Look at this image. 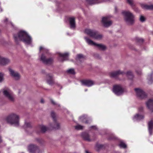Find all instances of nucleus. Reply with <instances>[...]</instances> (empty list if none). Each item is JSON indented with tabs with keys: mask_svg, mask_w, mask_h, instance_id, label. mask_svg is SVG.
<instances>
[{
	"mask_svg": "<svg viewBox=\"0 0 153 153\" xmlns=\"http://www.w3.org/2000/svg\"><path fill=\"white\" fill-rule=\"evenodd\" d=\"M13 37L16 43H18L20 41L28 45L32 43V39L31 37L25 31L21 30L17 33L14 34Z\"/></svg>",
	"mask_w": 153,
	"mask_h": 153,
	"instance_id": "obj_1",
	"label": "nucleus"
},
{
	"mask_svg": "<svg viewBox=\"0 0 153 153\" xmlns=\"http://www.w3.org/2000/svg\"><path fill=\"white\" fill-rule=\"evenodd\" d=\"M19 115L13 113L9 114L6 119V120L8 123L11 124H14L16 126H18L19 125Z\"/></svg>",
	"mask_w": 153,
	"mask_h": 153,
	"instance_id": "obj_2",
	"label": "nucleus"
},
{
	"mask_svg": "<svg viewBox=\"0 0 153 153\" xmlns=\"http://www.w3.org/2000/svg\"><path fill=\"white\" fill-rule=\"evenodd\" d=\"M122 14L124 16V19L126 23L129 25H132L134 23V16L129 11H123Z\"/></svg>",
	"mask_w": 153,
	"mask_h": 153,
	"instance_id": "obj_3",
	"label": "nucleus"
},
{
	"mask_svg": "<svg viewBox=\"0 0 153 153\" xmlns=\"http://www.w3.org/2000/svg\"><path fill=\"white\" fill-rule=\"evenodd\" d=\"M4 95L11 102H14L15 95L13 92L8 88H4L2 90Z\"/></svg>",
	"mask_w": 153,
	"mask_h": 153,
	"instance_id": "obj_4",
	"label": "nucleus"
},
{
	"mask_svg": "<svg viewBox=\"0 0 153 153\" xmlns=\"http://www.w3.org/2000/svg\"><path fill=\"white\" fill-rule=\"evenodd\" d=\"M84 32L88 35L96 39H100L102 37V35L98 34L97 32L92 29H85Z\"/></svg>",
	"mask_w": 153,
	"mask_h": 153,
	"instance_id": "obj_5",
	"label": "nucleus"
},
{
	"mask_svg": "<svg viewBox=\"0 0 153 153\" xmlns=\"http://www.w3.org/2000/svg\"><path fill=\"white\" fill-rule=\"evenodd\" d=\"M113 91L116 95L120 96L123 94L124 90L121 85H116L113 86Z\"/></svg>",
	"mask_w": 153,
	"mask_h": 153,
	"instance_id": "obj_6",
	"label": "nucleus"
},
{
	"mask_svg": "<svg viewBox=\"0 0 153 153\" xmlns=\"http://www.w3.org/2000/svg\"><path fill=\"white\" fill-rule=\"evenodd\" d=\"M86 42L89 45H94L97 46L98 48L102 50H105L106 47L104 45L102 44H99L94 42L92 41L89 39V38L85 37L84 38Z\"/></svg>",
	"mask_w": 153,
	"mask_h": 153,
	"instance_id": "obj_7",
	"label": "nucleus"
},
{
	"mask_svg": "<svg viewBox=\"0 0 153 153\" xmlns=\"http://www.w3.org/2000/svg\"><path fill=\"white\" fill-rule=\"evenodd\" d=\"M111 16H107L104 17L102 18V22L103 26L106 27H108L111 26L112 24V22L109 20Z\"/></svg>",
	"mask_w": 153,
	"mask_h": 153,
	"instance_id": "obj_8",
	"label": "nucleus"
},
{
	"mask_svg": "<svg viewBox=\"0 0 153 153\" xmlns=\"http://www.w3.org/2000/svg\"><path fill=\"white\" fill-rule=\"evenodd\" d=\"M134 90L136 93L137 96L139 98L143 99L146 97V94L142 89L139 88H135Z\"/></svg>",
	"mask_w": 153,
	"mask_h": 153,
	"instance_id": "obj_9",
	"label": "nucleus"
},
{
	"mask_svg": "<svg viewBox=\"0 0 153 153\" xmlns=\"http://www.w3.org/2000/svg\"><path fill=\"white\" fill-rule=\"evenodd\" d=\"M40 59L44 64L46 65H50L53 62V59L52 58L47 59L43 54L42 55Z\"/></svg>",
	"mask_w": 153,
	"mask_h": 153,
	"instance_id": "obj_10",
	"label": "nucleus"
},
{
	"mask_svg": "<svg viewBox=\"0 0 153 153\" xmlns=\"http://www.w3.org/2000/svg\"><path fill=\"white\" fill-rule=\"evenodd\" d=\"M28 149L30 153H38L39 152L38 147L34 145L31 144L29 146Z\"/></svg>",
	"mask_w": 153,
	"mask_h": 153,
	"instance_id": "obj_11",
	"label": "nucleus"
},
{
	"mask_svg": "<svg viewBox=\"0 0 153 153\" xmlns=\"http://www.w3.org/2000/svg\"><path fill=\"white\" fill-rule=\"evenodd\" d=\"M51 115L53 119V121L54 122V126H51V127L55 129H59L60 128V125L59 123H57L56 121V115L55 113L53 111L51 112Z\"/></svg>",
	"mask_w": 153,
	"mask_h": 153,
	"instance_id": "obj_12",
	"label": "nucleus"
},
{
	"mask_svg": "<svg viewBox=\"0 0 153 153\" xmlns=\"http://www.w3.org/2000/svg\"><path fill=\"white\" fill-rule=\"evenodd\" d=\"M9 71L10 75L15 79L18 80L20 79V75L18 72L15 71L10 68L9 69Z\"/></svg>",
	"mask_w": 153,
	"mask_h": 153,
	"instance_id": "obj_13",
	"label": "nucleus"
},
{
	"mask_svg": "<svg viewBox=\"0 0 153 153\" xmlns=\"http://www.w3.org/2000/svg\"><path fill=\"white\" fill-rule=\"evenodd\" d=\"M87 3L90 4H94L107 2L110 0H86Z\"/></svg>",
	"mask_w": 153,
	"mask_h": 153,
	"instance_id": "obj_14",
	"label": "nucleus"
},
{
	"mask_svg": "<svg viewBox=\"0 0 153 153\" xmlns=\"http://www.w3.org/2000/svg\"><path fill=\"white\" fill-rule=\"evenodd\" d=\"M81 82L83 85L89 87L92 86L95 84L94 81L89 79L83 80Z\"/></svg>",
	"mask_w": 153,
	"mask_h": 153,
	"instance_id": "obj_15",
	"label": "nucleus"
},
{
	"mask_svg": "<svg viewBox=\"0 0 153 153\" xmlns=\"http://www.w3.org/2000/svg\"><path fill=\"white\" fill-rule=\"evenodd\" d=\"M69 53H59V56L58 60L59 61L62 62L64 60H67L68 59Z\"/></svg>",
	"mask_w": 153,
	"mask_h": 153,
	"instance_id": "obj_16",
	"label": "nucleus"
},
{
	"mask_svg": "<svg viewBox=\"0 0 153 153\" xmlns=\"http://www.w3.org/2000/svg\"><path fill=\"white\" fill-rule=\"evenodd\" d=\"M46 81L47 83L51 85H53L54 83L53 76L51 74H48L47 75Z\"/></svg>",
	"mask_w": 153,
	"mask_h": 153,
	"instance_id": "obj_17",
	"label": "nucleus"
},
{
	"mask_svg": "<svg viewBox=\"0 0 153 153\" xmlns=\"http://www.w3.org/2000/svg\"><path fill=\"white\" fill-rule=\"evenodd\" d=\"M125 74L124 72L120 70H118L111 73L110 74V76L111 77L115 78L120 74Z\"/></svg>",
	"mask_w": 153,
	"mask_h": 153,
	"instance_id": "obj_18",
	"label": "nucleus"
},
{
	"mask_svg": "<svg viewBox=\"0 0 153 153\" xmlns=\"http://www.w3.org/2000/svg\"><path fill=\"white\" fill-rule=\"evenodd\" d=\"M146 104L147 108L153 112V100H149L146 102Z\"/></svg>",
	"mask_w": 153,
	"mask_h": 153,
	"instance_id": "obj_19",
	"label": "nucleus"
},
{
	"mask_svg": "<svg viewBox=\"0 0 153 153\" xmlns=\"http://www.w3.org/2000/svg\"><path fill=\"white\" fill-rule=\"evenodd\" d=\"M70 27L71 28H74L75 26V19L73 17H70L68 18Z\"/></svg>",
	"mask_w": 153,
	"mask_h": 153,
	"instance_id": "obj_20",
	"label": "nucleus"
},
{
	"mask_svg": "<svg viewBox=\"0 0 153 153\" xmlns=\"http://www.w3.org/2000/svg\"><path fill=\"white\" fill-rule=\"evenodd\" d=\"M10 62L9 59L5 58L0 56V64L1 65H6Z\"/></svg>",
	"mask_w": 153,
	"mask_h": 153,
	"instance_id": "obj_21",
	"label": "nucleus"
},
{
	"mask_svg": "<svg viewBox=\"0 0 153 153\" xmlns=\"http://www.w3.org/2000/svg\"><path fill=\"white\" fill-rule=\"evenodd\" d=\"M81 136L83 139L86 141L90 142L92 140V139H90L89 135L87 133H82L81 134Z\"/></svg>",
	"mask_w": 153,
	"mask_h": 153,
	"instance_id": "obj_22",
	"label": "nucleus"
},
{
	"mask_svg": "<svg viewBox=\"0 0 153 153\" xmlns=\"http://www.w3.org/2000/svg\"><path fill=\"white\" fill-rule=\"evenodd\" d=\"M85 59V57L82 54H79L76 55V59L77 62H81L84 61Z\"/></svg>",
	"mask_w": 153,
	"mask_h": 153,
	"instance_id": "obj_23",
	"label": "nucleus"
},
{
	"mask_svg": "<svg viewBox=\"0 0 153 153\" xmlns=\"http://www.w3.org/2000/svg\"><path fill=\"white\" fill-rule=\"evenodd\" d=\"M148 129L149 134L151 135L153 129V120H151L148 123Z\"/></svg>",
	"mask_w": 153,
	"mask_h": 153,
	"instance_id": "obj_24",
	"label": "nucleus"
},
{
	"mask_svg": "<svg viewBox=\"0 0 153 153\" xmlns=\"http://www.w3.org/2000/svg\"><path fill=\"white\" fill-rule=\"evenodd\" d=\"M141 6L142 8L145 10H153V5H148L145 4H142Z\"/></svg>",
	"mask_w": 153,
	"mask_h": 153,
	"instance_id": "obj_25",
	"label": "nucleus"
},
{
	"mask_svg": "<svg viewBox=\"0 0 153 153\" xmlns=\"http://www.w3.org/2000/svg\"><path fill=\"white\" fill-rule=\"evenodd\" d=\"M87 116L86 115H84L79 117V120L86 124H88L89 123V121L87 120Z\"/></svg>",
	"mask_w": 153,
	"mask_h": 153,
	"instance_id": "obj_26",
	"label": "nucleus"
},
{
	"mask_svg": "<svg viewBox=\"0 0 153 153\" xmlns=\"http://www.w3.org/2000/svg\"><path fill=\"white\" fill-rule=\"evenodd\" d=\"M127 3H128L131 7L136 12L138 11V9L135 7L133 3V0H127Z\"/></svg>",
	"mask_w": 153,
	"mask_h": 153,
	"instance_id": "obj_27",
	"label": "nucleus"
},
{
	"mask_svg": "<svg viewBox=\"0 0 153 153\" xmlns=\"http://www.w3.org/2000/svg\"><path fill=\"white\" fill-rule=\"evenodd\" d=\"M144 116L143 115H140L138 114H137L133 117V120H140L143 119Z\"/></svg>",
	"mask_w": 153,
	"mask_h": 153,
	"instance_id": "obj_28",
	"label": "nucleus"
},
{
	"mask_svg": "<svg viewBox=\"0 0 153 153\" xmlns=\"http://www.w3.org/2000/svg\"><path fill=\"white\" fill-rule=\"evenodd\" d=\"M39 128L40 129L42 133L45 132L47 129V128L43 125H40L39 126Z\"/></svg>",
	"mask_w": 153,
	"mask_h": 153,
	"instance_id": "obj_29",
	"label": "nucleus"
},
{
	"mask_svg": "<svg viewBox=\"0 0 153 153\" xmlns=\"http://www.w3.org/2000/svg\"><path fill=\"white\" fill-rule=\"evenodd\" d=\"M126 75L130 79H132L133 78L132 73L131 71H127L126 73Z\"/></svg>",
	"mask_w": 153,
	"mask_h": 153,
	"instance_id": "obj_30",
	"label": "nucleus"
},
{
	"mask_svg": "<svg viewBox=\"0 0 153 153\" xmlns=\"http://www.w3.org/2000/svg\"><path fill=\"white\" fill-rule=\"evenodd\" d=\"M32 127V126L30 123L29 122H25V124L24 125V128L25 129L26 128H31Z\"/></svg>",
	"mask_w": 153,
	"mask_h": 153,
	"instance_id": "obj_31",
	"label": "nucleus"
},
{
	"mask_svg": "<svg viewBox=\"0 0 153 153\" xmlns=\"http://www.w3.org/2000/svg\"><path fill=\"white\" fill-rule=\"evenodd\" d=\"M152 75L153 74L152 73L150 75H149L148 77V79L149 80V84H151L153 82V80L152 78Z\"/></svg>",
	"mask_w": 153,
	"mask_h": 153,
	"instance_id": "obj_32",
	"label": "nucleus"
},
{
	"mask_svg": "<svg viewBox=\"0 0 153 153\" xmlns=\"http://www.w3.org/2000/svg\"><path fill=\"white\" fill-rule=\"evenodd\" d=\"M119 146L120 147L123 148H125L126 147V145L125 143L123 142H121L120 144H119Z\"/></svg>",
	"mask_w": 153,
	"mask_h": 153,
	"instance_id": "obj_33",
	"label": "nucleus"
},
{
	"mask_svg": "<svg viewBox=\"0 0 153 153\" xmlns=\"http://www.w3.org/2000/svg\"><path fill=\"white\" fill-rule=\"evenodd\" d=\"M67 72L70 74H74L75 72L73 68L70 69L67 71Z\"/></svg>",
	"mask_w": 153,
	"mask_h": 153,
	"instance_id": "obj_34",
	"label": "nucleus"
},
{
	"mask_svg": "<svg viewBox=\"0 0 153 153\" xmlns=\"http://www.w3.org/2000/svg\"><path fill=\"white\" fill-rule=\"evenodd\" d=\"M136 41L137 42L140 43H142L143 42V39L141 38L138 37H137L136 38Z\"/></svg>",
	"mask_w": 153,
	"mask_h": 153,
	"instance_id": "obj_35",
	"label": "nucleus"
},
{
	"mask_svg": "<svg viewBox=\"0 0 153 153\" xmlns=\"http://www.w3.org/2000/svg\"><path fill=\"white\" fill-rule=\"evenodd\" d=\"M83 126L80 125H78L75 127V128L77 130H81L83 129Z\"/></svg>",
	"mask_w": 153,
	"mask_h": 153,
	"instance_id": "obj_36",
	"label": "nucleus"
},
{
	"mask_svg": "<svg viewBox=\"0 0 153 153\" xmlns=\"http://www.w3.org/2000/svg\"><path fill=\"white\" fill-rule=\"evenodd\" d=\"M51 103L54 105H57L58 107H60V105L59 104H57L56 102L53 99H51Z\"/></svg>",
	"mask_w": 153,
	"mask_h": 153,
	"instance_id": "obj_37",
	"label": "nucleus"
},
{
	"mask_svg": "<svg viewBox=\"0 0 153 153\" xmlns=\"http://www.w3.org/2000/svg\"><path fill=\"white\" fill-rule=\"evenodd\" d=\"M3 80V74L2 73H0V82H2Z\"/></svg>",
	"mask_w": 153,
	"mask_h": 153,
	"instance_id": "obj_38",
	"label": "nucleus"
},
{
	"mask_svg": "<svg viewBox=\"0 0 153 153\" xmlns=\"http://www.w3.org/2000/svg\"><path fill=\"white\" fill-rule=\"evenodd\" d=\"M140 21L141 22H143L145 21V18L143 16H140Z\"/></svg>",
	"mask_w": 153,
	"mask_h": 153,
	"instance_id": "obj_39",
	"label": "nucleus"
},
{
	"mask_svg": "<svg viewBox=\"0 0 153 153\" xmlns=\"http://www.w3.org/2000/svg\"><path fill=\"white\" fill-rule=\"evenodd\" d=\"M8 22V19L7 18H5V19L3 20V22L4 23L7 24Z\"/></svg>",
	"mask_w": 153,
	"mask_h": 153,
	"instance_id": "obj_40",
	"label": "nucleus"
},
{
	"mask_svg": "<svg viewBox=\"0 0 153 153\" xmlns=\"http://www.w3.org/2000/svg\"><path fill=\"white\" fill-rule=\"evenodd\" d=\"M96 146L98 148L100 149L102 147V145L100 144H97L96 145Z\"/></svg>",
	"mask_w": 153,
	"mask_h": 153,
	"instance_id": "obj_41",
	"label": "nucleus"
},
{
	"mask_svg": "<svg viewBox=\"0 0 153 153\" xmlns=\"http://www.w3.org/2000/svg\"><path fill=\"white\" fill-rule=\"evenodd\" d=\"M136 72L139 75H140L141 74V72L140 70H139L138 71H136Z\"/></svg>",
	"mask_w": 153,
	"mask_h": 153,
	"instance_id": "obj_42",
	"label": "nucleus"
},
{
	"mask_svg": "<svg viewBox=\"0 0 153 153\" xmlns=\"http://www.w3.org/2000/svg\"><path fill=\"white\" fill-rule=\"evenodd\" d=\"M143 107H140V108H139V111H143Z\"/></svg>",
	"mask_w": 153,
	"mask_h": 153,
	"instance_id": "obj_43",
	"label": "nucleus"
},
{
	"mask_svg": "<svg viewBox=\"0 0 153 153\" xmlns=\"http://www.w3.org/2000/svg\"><path fill=\"white\" fill-rule=\"evenodd\" d=\"M91 128H92L95 129H97V128L96 126H92L91 127Z\"/></svg>",
	"mask_w": 153,
	"mask_h": 153,
	"instance_id": "obj_44",
	"label": "nucleus"
},
{
	"mask_svg": "<svg viewBox=\"0 0 153 153\" xmlns=\"http://www.w3.org/2000/svg\"><path fill=\"white\" fill-rule=\"evenodd\" d=\"M118 10L116 7H115V13H117V12Z\"/></svg>",
	"mask_w": 153,
	"mask_h": 153,
	"instance_id": "obj_45",
	"label": "nucleus"
},
{
	"mask_svg": "<svg viewBox=\"0 0 153 153\" xmlns=\"http://www.w3.org/2000/svg\"><path fill=\"white\" fill-rule=\"evenodd\" d=\"M41 103H44V100L43 99H41Z\"/></svg>",
	"mask_w": 153,
	"mask_h": 153,
	"instance_id": "obj_46",
	"label": "nucleus"
},
{
	"mask_svg": "<svg viewBox=\"0 0 153 153\" xmlns=\"http://www.w3.org/2000/svg\"><path fill=\"white\" fill-rule=\"evenodd\" d=\"M42 49H44V48L42 47H40L39 48V51H41V50Z\"/></svg>",
	"mask_w": 153,
	"mask_h": 153,
	"instance_id": "obj_47",
	"label": "nucleus"
},
{
	"mask_svg": "<svg viewBox=\"0 0 153 153\" xmlns=\"http://www.w3.org/2000/svg\"><path fill=\"white\" fill-rule=\"evenodd\" d=\"M10 23L12 26H13V27H14L13 26V24L11 22H10Z\"/></svg>",
	"mask_w": 153,
	"mask_h": 153,
	"instance_id": "obj_48",
	"label": "nucleus"
},
{
	"mask_svg": "<svg viewBox=\"0 0 153 153\" xmlns=\"http://www.w3.org/2000/svg\"><path fill=\"white\" fill-rule=\"evenodd\" d=\"M85 153H89V152H88V151H87V150H86V151H85Z\"/></svg>",
	"mask_w": 153,
	"mask_h": 153,
	"instance_id": "obj_49",
	"label": "nucleus"
},
{
	"mask_svg": "<svg viewBox=\"0 0 153 153\" xmlns=\"http://www.w3.org/2000/svg\"><path fill=\"white\" fill-rule=\"evenodd\" d=\"M1 137H0V143L1 142Z\"/></svg>",
	"mask_w": 153,
	"mask_h": 153,
	"instance_id": "obj_50",
	"label": "nucleus"
},
{
	"mask_svg": "<svg viewBox=\"0 0 153 153\" xmlns=\"http://www.w3.org/2000/svg\"><path fill=\"white\" fill-rule=\"evenodd\" d=\"M87 91V89H86L85 90V91Z\"/></svg>",
	"mask_w": 153,
	"mask_h": 153,
	"instance_id": "obj_51",
	"label": "nucleus"
},
{
	"mask_svg": "<svg viewBox=\"0 0 153 153\" xmlns=\"http://www.w3.org/2000/svg\"><path fill=\"white\" fill-rule=\"evenodd\" d=\"M22 153H23V152H22Z\"/></svg>",
	"mask_w": 153,
	"mask_h": 153,
	"instance_id": "obj_52",
	"label": "nucleus"
}]
</instances>
